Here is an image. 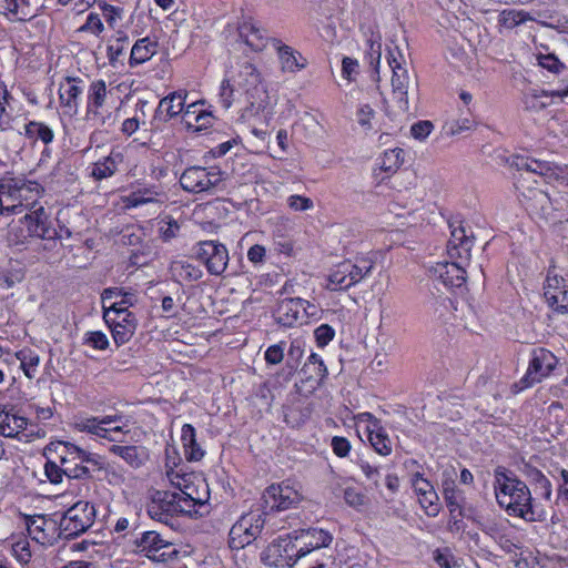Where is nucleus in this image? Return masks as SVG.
<instances>
[{"mask_svg": "<svg viewBox=\"0 0 568 568\" xmlns=\"http://www.w3.org/2000/svg\"><path fill=\"white\" fill-rule=\"evenodd\" d=\"M434 129V124L430 121H418L410 128V134L419 141L425 140Z\"/></svg>", "mask_w": 568, "mask_h": 568, "instance_id": "nucleus-58", "label": "nucleus"}, {"mask_svg": "<svg viewBox=\"0 0 568 568\" xmlns=\"http://www.w3.org/2000/svg\"><path fill=\"white\" fill-rule=\"evenodd\" d=\"M528 21H535L545 27H552L555 22H558L552 12L548 10H537L530 12V18L528 19Z\"/></svg>", "mask_w": 568, "mask_h": 568, "instance_id": "nucleus-59", "label": "nucleus"}, {"mask_svg": "<svg viewBox=\"0 0 568 568\" xmlns=\"http://www.w3.org/2000/svg\"><path fill=\"white\" fill-rule=\"evenodd\" d=\"M544 295L548 305L556 312H568V280L548 272Z\"/></svg>", "mask_w": 568, "mask_h": 568, "instance_id": "nucleus-18", "label": "nucleus"}, {"mask_svg": "<svg viewBox=\"0 0 568 568\" xmlns=\"http://www.w3.org/2000/svg\"><path fill=\"white\" fill-rule=\"evenodd\" d=\"M294 534H286L274 539L262 552L261 560L271 567L292 566L296 559Z\"/></svg>", "mask_w": 568, "mask_h": 568, "instance_id": "nucleus-11", "label": "nucleus"}, {"mask_svg": "<svg viewBox=\"0 0 568 568\" xmlns=\"http://www.w3.org/2000/svg\"><path fill=\"white\" fill-rule=\"evenodd\" d=\"M106 101V84L104 80H95L91 82L87 98V116L93 119L100 124L106 123V118L102 114L101 109ZM110 119V115L108 116Z\"/></svg>", "mask_w": 568, "mask_h": 568, "instance_id": "nucleus-24", "label": "nucleus"}, {"mask_svg": "<svg viewBox=\"0 0 568 568\" xmlns=\"http://www.w3.org/2000/svg\"><path fill=\"white\" fill-rule=\"evenodd\" d=\"M450 239L447 244V254L450 261L437 263L430 272L445 286L462 287L466 282V270L470 261V252L475 235L469 226L459 222L457 226L450 224Z\"/></svg>", "mask_w": 568, "mask_h": 568, "instance_id": "nucleus-2", "label": "nucleus"}, {"mask_svg": "<svg viewBox=\"0 0 568 568\" xmlns=\"http://www.w3.org/2000/svg\"><path fill=\"white\" fill-rule=\"evenodd\" d=\"M373 267L374 262L368 257H358L355 263L345 261L329 274L328 287L331 290H347L365 278Z\"/></svg>", "mask_w": 568, "mask_h": 568, "instance_id": "nucleus-8", "label": "nucleus"}, {"mask_svg": "<svg viewBox=\"0 0 568 568\" xmlns=\"http://www.w3.org/2000/svg\"><path fill=\"white\" fill-rule=\"evenodd\" d=\"M16 357L20 361V366L26 376L33 378L40 363L39 355L30 348H22L16 353Z\"/></svg>", "mask_w": 568, "mask_h": 568, "instance_id": "nucleus-40", "label": "nucleus"}, {"mask_svg": "<svg viewBox=\"0 0 568 568\" xmlns=\"http://www.w3.org/2000/svg\"><path fill=\"white\" fill-rule=\"evenodd\" d=\"M227 173L222 171L219 166H189L180 176L181 187L189 193L200 194H214L215 192L224 189V181Z\"/></svg>", "mask_w": 568, "mask_h": 568, "instance_id": "nucleus-4", "label": "nucleus"}, {"mask_svg": "<svg viewBox=\"0 0 568 568\" xmlns=\"http://www.w3.org/2000/svg\"><path fill=\"white\" fill-rule=\"evenodd\" d=\"M44 475L51 484L57 485L62 483L65 470L60 463L48 459L44 464Z\"/></svg>", "mask_w": 568, "mask_h": 568, "instance_id": "nucleus-49", "label": "nucleus"}, {"mask_svg": "<svg viewBox=\"0 0 568 568\" xmlns=\"http://www.w3.org/2000/svg\"><path fill=\"white\" fill-rule=\"evenodd\" d=\"M303 379L314 381L317 384L327 375V367L316 353H312L300 371Z\"/></svg>", "mask_w": 568, "mask_h": 568, "instance_id": "nucleus-33", "label": "nucleus"}, {"mask_svg": "<svg viewBox=\"0 0 568 568\" xmlns=\"http://www.w3.org/2000/svg\"><path fill=\"white\" fill-rule=\"evenodd\" d=\"M272 45L277 52L281 68L284 72L296 73L307 65V59L294 48L282 43L280 39H272Z\"/></svg>", "mask_w": 568, "mask_h": 568, "instance_id": "nucleus-26", "label": "nucleus"}, {"mask_svg": "<svg viewBox=\"0 0 568 568\" xmlns=\"http://www.w3.org/2000/svg\"><path fill=\"white\" fill-rule=\"evenodd\" d=\"M181 440L184 447L185 457L190 462H197L204 457V450L196 442V432L191 424L182 426Z\"/></svg>", "mask_w": 568, "mask_h": 568, "instance_id": "nucleus-32", "label": "nucleus"}, {"mask_svg": "<svg viewBox=\"0 0 568 568\" xmlns=\"http://www.w3.org/2000/svg\"><path fill=\"white\" fill-rule=\"evenodd\" d=\"M300 494L288 485L273 484L265 489L258 503L267 514L287 510L300 503Z\"/></svg>", "mask_w": 568, "mask_h": 568, "instance_id": "nucleus-14", "label": "nucleus"}, {"mask_svg": "<svg viewBox=\"0 0 568 568\" xmlns=\"http://www.w3.org/2000/svg\"><path fill=\"white\" fill-rule=\"evenodd\" d=\"M110 453L121 457L125 463H128L133 468H139L143 465L146 459V450L142 446H133V445H112L109 448Z\"/></svg>", "mask_w": 568, "mask_h": 568, "instance_id": "nucleus-30", "label": "nucleus"}, {"mask_svg": "<svg viewBox=\"0 0 568 568\" xmlns=\"http://www.w3.org/2000/svg\"><path fill=\"white\" fill-rule=\"evenodd\" d=\"M195 257L205 265L211 275L223 274L229 263V252L224 244L216 241H203L194 248Z\"/></svg>", "mask_w": 568, "mask_h": 568, "instance_id": "nucleus-12", "label": "nucleus"}, {"mask_svg": "<svg viewBox=\"0 0 568 568\" xmlns=\"http://www.w3.org/2000/svg\"><path fill=\"white\" fill-rule=\"evenodd\" d=\"M444 499L447 508L449 509V514L458 513L459 516H465L463 511V503L465 500V497L460 489H457L455 491L448 490L446 495H444Z\"/></svg>", "mask_w": 568, "mask_h": 568, "instance_id": "nucleus-48", "label": "nucleus"}, {"mask_svg": "<svg viewBox=\"0 0 568 568\" xmlns=\"http://www.w3.org/2000/svg\"><path fill=\"white\" fill-rule=\"evenodd\" d=\"M12 550L20 562L28 564L30 561L31 551L28 541H18L13 544Z\"/></svg>", "mask_w": 568, "mask_h": 568, "instance_id": "nucleus-62", "label": "nucleus"}, {"mask_svg": "<svg viewBox=\"0 0 568 568\" xmlns=\"http://www.w3.org/2000/svg\"><path fill=\"white\" fill-rule=\"evenodd\" d=\"M171 483L179 488V491H174L176 515H187L190 517L197 515V507L205 505L207 497L192 496V491L196 490L194 485L186 484L184 477H180L178 474L169 475Z\"/></svg>", "mask_w": 568, "mask_h": 568, "instance_id": "nucleus-16", "label": "nucleus"}, {"mask_svg": "<svg viewBox=\"0 0 568 568\" xmlns=\"http://www.w3.org/2000/svg\"><path fill=\"white\" fill-rule=\"evenodd\" d=\"M26 524L28 534L31 536V538L38 542L43 544L47 538L44 531L48 520L45 519V517L41 515L29 516L27 518Z\"/></svg>", "mask_w": 568, "mask_h": 568, "instance_id": "nucleus-44", "label": "nucleus"}, {"mask_svg": "<svg viewBox=\"0 0 568 568\" xmlns=\"http://www.w3.org/2000/svg\"><path fill=\"white\" fill-rule=\"evenodd\" d=\"M295 541H300L302 546L296 549V559H300L311 551L322 548L328 547L333 540V536L324 530L318 528H308L300 531H294Z\"/></svg>", "mask_w": 568, "mask_h": 568, "instance_id": "nucleus-20", "label": "nucleus"}, {"mask_svg": "<svg viewBox=\"0 0 568 568\" xmlns=\"http://www.w3.org/2000/svg\"><path fill=\"white\" fill-rule=\"evenodd\" d=\"M404 150L399 148L386 150L381 158L379 166L385 172H395L404 163Z\"/></svg>", "mask_w": 568, "mask_h": 568, "instance_id": "nucleus-42", "label": "nucleus"}, {"mask_svg": "<svg viewBox=\"0 0 568 568\" xmlns=\"http://www.w3.org/2000/svg\"><path fill=\"white\" fill-rule=\"evenodd\" d=\"M159 233L160 237L164 242H169L176 237L180 232V225L178 221L173 219L162 220L160 223Z\"/></svg>", "mask_w": 568, "mask_h": 568, "instance_id": "nucleus-50", "label": "nucleus"}, {"mask_svg": "<svg viewBox=\"0 0 568 568\" xmlns=\"http://www.w3.org/2000/svg\"><path fill=\"white\" fill-rule=\"evenodd\" d=\"M174 491L158 490L153 494L151 501L146 506L149 516L168 526H173L174 516H176Z\"/></svg>", "mask_w": 568, "mask_h": 568, "instance_id": "nucleus-17", "label": "nucleus"}, {"mask_svg": "<svg viewBox=\"0 0 568 568\" xmlns=\"http://www.w3.org/2000/svg\"><path fill=\"white\" fill-rule=\"evenodd\" d=\"M186 97L187 93L181 90L172 92L161 99L154 113V120L165 123L179 115L184 110Z\"/></svg>", "mask_w": 568, "mask_h": 568, "instance_id": "nucleus-28", "label": "nucleus"}, {"mask_svg": "<svg viewBox=\"0 0 568 568\" xmlns=\"http://www.w3.org/2000/svg\"><path fill=\"white\" fill-rule=\"evenodd\" d=\"M357 466L361 468L366 479L369 480L375 488H378L381 478L379 468L363 458L357 460Z\"/></svg>", "mask_w": 568, "mask_h": 568, "instance_id": "nucleus-51", "label": "nucleus"}, {"mask_svg": "<svg viewBox=\"0 0 568 568\" xmlns=\"http://www.w3.org/2000/svg\"><path fill=\"white\" fill-rule=\"evenodd\" d=\"M80 31H91L94 34H100L103 31V23L97 13H90L85 23L80 28Z\"/></svg>", "mask_w": 568, "mask_h": 568, "instance_id": "nucleus-61", "label": "nucleus"}, {"mask_svg": "<svg viewBox=\"0 0 568 568\" xmlns=\"http://www.w3.org/2000/svg\"><path fill=\"white\" fill-rule=\"evenodd\" d=\"M284 349L285 342L268 346L264 354L266 363L270 365L280 364L284 358Z\"/></svg>", "mask_w": 568, "mask_h": 568, "instance_id": "nucleus-54", "label": "nucleus"}, {"mask_svg": "<svg viewBox=\"0 0 568 568\" xmlns=\"http://www.w3.org/2000/svg\"><path fill=\"white\" fill-rule=\"evenodd\" d=\"M136 303V294L124 291L122 297L119 301L111 302L106 307V311H113L114 308H118L119 311L130 312L128 308L134 306Z\"/></svg>", "mask_w": 568, "mask_h": 568, "instance_id": "nucleus-52", "label": "nucleus"}, {"mask_svg": "<svg viewBox=\"0 0 568 568\" xmlns=\"http://www.w3.org/2000/svg\"><path fill=\"white\" fill-rule=\"evenodd\" d=\"M84 343L100 351H104L109 346V339L106 335L100 331L89 332L85 335Z\"/></svg>", "mask_w": 568, "mask_h": 568, "instance_id": "nucleus-55", "label": "nucleus"}, {"mask_svg": "<svg viewBox=\"0 0 568 568\" xmlns=\"http://www.w3.org/2000/svg\"><path fill=\"white\" fill-rule=\"evenodd\" d=\"M314 335L317 345L324 347L334 338L335 331L328 324H322L315 329Z\"/></svg>", "mask_w": 568, "mask_h": 568, "instance_id": "nucleus-56", "label": "nucleus"}, {"mask_svg": "<svg viewBox=\"0 0 568 568\" xmlns=\"http://www.w3.org/2000/svg\"><path fill=\"white\" fill-rule=\"evenodd\" d=\"M102 11L105 21L111 28H114L118 21H121L123 19L124 10L121 7L103 3Z\"/></svg>", "mask_w": 568, "mask_h": 568, "instance_id": "nucleus-53", "label": "nucleus"}, {"mask_svg": "<svg viewBox=\"0 0 568 568\" xmlns=\"http://www.w3.org/2000/svg\"><path fill=\"white\" fill-rule=\"evenodd\" d=\"M524 473L528 480L541 490L542 497L550 500L552 494L550 480L538 468L530 465H525Z\"/></svg>", "mask_w": 568, "mask_h": 568, "instance_id": "nucleus-37", "label": "nucleus"}, {"mask_svg": "<svg viewBox=\"0 0 568 568\" xmlns=\"http://www.w3.org/2000/svg\"><path fill=\"white\" fill-rule=\"evenodd\" d=\"M28 425V419L22 416L8 413L4 427H2V435L4 437L14 438L20 432L24 430Z\"/></svg>", "mask_w": 568, "mask_h": 568, "instance_id": "nucleus-45", "label": "nucleus"}, {"mask_svg": "<svg viewBox=\"0 0 568 568\" xmlns=\"http://www.w3.org/2000/svg\"><path fill=\"white\" fill-rule=\"evenodd\" d=\"M287 205L296 212L307 211L314 206L313 201L310 197L297 194L288 196Z\"/></svg>", "mask_w": 568, "mask_h": 568, "instance_id": "nucleus-57", "label": "nucleus"}, {"mask_svg": "<svg viewBox=\"0 0 568 568\" xmlns=\"http://www.w3.org/2000/svg\"><path fill=\"white\" fill-rule=\"evenodd\" d=\"M388 63L393 71L392 87L394 99L396 100L398 109L406 112L409 109L407 99L409 85L408 72L392 53L389 54Z\"/></svg>", "mask_w": 568, "mask_h": 568, "instance_id": "nucleus-22", "label": "nucleus"}, {"mask_svg": "<svg viewBox=\"0 0 568 568\" xmlns=\"http://www.w3.org/2000/svg\"><path fill=\"white\" fill-rule=\"evenodd\" d=\"M237 30L239 37L255 52L264 50L268 42L272 43L273 38L267 36L266 30L251 19L243 21Z\"/></svg>", "mask_w": 568, "mask_h": 568, "instance_id": "nucleus-27", "label": "nucleus"}, {"mask_svg": "<svg viewBox=\"0 0 568 568\" xmlns=\"http://www.w3.org/2000/svg\"><path fill=\"white\" fill-rule=\"evenodd\" d=\"M48 450L59 454V462L65 470V476L73 479H83L91 477V469L87 465H82V448L69 443L57 442L47 446Z\"/></svg>", "mask_w": 568, "mask_h": 568, "instance_id": "nucleus-10", "label": "nucleus"}, {"mask_svg": "<svg viewBox=\"0 0 568 568\" xmlns=\"http://www.w3.org/2000/svg\"><path fill=\"white\" fill-rule=\"evenodd\" d=\"M494 488L497 503L504 507L508 515L519 517L526 521H545L547 513L534 504L530 489L511 470L498 466L494 470Z\"/></svg>", "mask_w": 568, "mask_h": 568, "instance_id": "nucleus-1", "label": "nucleus"}, {"mask_svg": "<svg viewBox=\"0 0 568 568\" xmlns=\"http://www.w3.org/2000/svg\"><path fill=\"white\" fill-rule=\"evenodd\" d=\"M120 154H113L105 156L102 161H98L94 163L91 175L95 180H103L112 176L116 171V161L115 158H119Z\"/></svg>", "mask_w": 568, "mask_h": 568, "instance_id": "nucleus-41", "label": "nucleus"}, {"mask_svg": "<svg viewBox=\"0 0 568 568\" xmlns=\"http://www.w3.org/2000/svg\"><path fill=\"white\" fill-rule=\"evenodd\" d=\"M537 60L541 68L554 74H559L567 69V67L552 53L539 54Z\"/></svg>", "mask_w": 568, "mask_h": 568, "instance_id": "nucleus-47", "label": "nucleus"}, {"mask_svg": "<svg viewBox=\"0 0 568 568\" xmlns=\"http://www.w3.org/2000/svg\"><path fill=\"white\" fill-rule=\"evenodd\" d=\"M233 94H234V89L231 87L230 81L223 80L221 83L219 95H220V103L225 110H227L232 106L233 100H234Z\"/></svg>", "mask_w": 568, "mask_h": 568, "instance_id": "nucleus-60", "label": "nucleus"}, {"mask_svg": "<svg viewBox=\"0 0 568 568\" xmlns=\"http://www.w3.org/2000/svg\"><path fill=\"white\" fill-rule=\"evenodd\" d=\"M103 320L111 329L116 346L126 344L138 327V320L132 312H123L118 308L106 311L104 307Z\"/></svg>", "mask_w": 568, "mask_h": 568, "instance_id": "nucleus-13", "label": "nucleus"}, {"mask_svg": "<svg viewBox=\"0 0 568 568\" xmlns=\"http://www.w3.org/2000/svg\"><path fill=\"white\" fill-rule=\"evenodd\" d=\"M235 82L245 90L247 106L243 110L242 118H251L264 111L268 105V93L261 81V74L250 62H244L237 73Z\"/></svg>", "mask_w": 568, "mask_h": 568, "instance_id": "nucleus-3", "label": "nucleus"}, {"mask_svg": "<svg viewBox=\"0 0 568 568\" xmlns=\"http://www.w3.org/2000/svg\"><path fill=\"white\" fill-rule=\"evenodd\" d=\"M170 272L178 282H195L203 276V272L199 266L183 260L172 262Z\"/></svg>", "mask_w": 568, "mask_h": 568, "instance_id": "nucleus-34", "label": "nucleus"}, {"mask_svg": "<svg viewBox=\"0 0 568 568\" xmlns=\"http://www.w3.org/2000/svg\"><path fill=\"white\" fill-rule=\"evenodd\" d=\"M267 511L260 505L256 509L242 515L230 530V548L239 550L252 544L261 535Z\"/></svg>", "mask_w": 568, "mask_h": 568, "instance_id": "nucleus-5", "label": "nucleus"}, {"mask_svg": "<svg viewBox=\"0 0 568 568\" xmlns=\"http://www.w3.org/2000/svg\"><path fill=\"white\" fill-rule=\"evenodd\" d=\"M158 50V42L149 37L139 39L131 49L129 63L135 67L149 61Z\"/></svg>", "mask_w": 568, "mask_h": 568, "instance_id": "nucleus-31", "label": "nucleus"}, {"mask_svg": "<svg viewBox=\"0 0 568 568\" xmlns=\"http://www.w3.org/2000/svg\"><path fill=\"white\" fill-rule=\"evenodd\" d=\"M304 298L286 297L278 301L274 312V321L283 327H294L303 324Z\"/></svg>", "mask_w": 568, "mask_h": 568, "instance_id": "nucleus-19", "label": "nucleus"}, {"mask_svg": "<svg viewBox=\"0 0 568 568\" xmlns=\"http://www.w3.org/2000/svg\"><path fill=\"white\" fill-rule=\"evenodd\" d=\"M80 78L67 77L59 88V99L64 113L73 116L78 113L79 98L83 93Z\"/></svg>", "mask_w": 568, "mask_h": 568, "instance_id": "nucleus-25", "label": "nucleus"}, {"mask_svg": "<svg viewBox=\"0 0 568 568\" xmlns=\"http://www.w3.org/2000/svg\"><path fill=\"white\" fill-rule=\"evenodd\" d=\"M333 452L338 457H346L351 450V443L345 437L335 436L332 438Z\"/></svg>", "mask_w": 568, "mask_h": 568, "instance_id": "nucleus-63", "label": "nucleus"}, {"mask_svg": "<svg viewBox=\"0 0 568 568\" xmlns=\"http://www.w3.org/2000/svg\"><path fill=\"white\" fill-rule=\"evenodd\" d=\"M95 508L89 501L80 500L71 506L62 516L59 529L65 539L85 532L94 523Z\"/></svg>", "mask_w": 568, "mask_h": 568, "instance_id": "nucleus-7", "label": "nucleus"}, {"mask_svg": "<svg viewBox=\"0 0 568 568\" xmlns=\"http://www.w3.org/2000/svg\"><path fill=\"white\" fill-rule=\"evenodd\" d=\"M26 135L31 140H40L44 144H49L53 141V131L44 123L30 121L24 125Z\"/></svg>", "mask_w": 568, "mask_h": 568, "instance_id": "nucleus-39", "label": "nucleus"}, {"mask_svg": "<svg viewBox=\"0 0 568 568\" xmlns=\"http://www.w3.org/2000/svg\"><path fill=\"white\" fill-rule=\"evenodd\" d=\"M134 545L139 554L153 562H168L179 556V550L173 547V544L155 530L142 532L141 537L134 540Z\"/></svg>", "mask_w": 568, "mask_h": 568, "instance_id": "nucleus-9", "label": "nucleus"}, {"mask_svg": "<svg viewBox=\"0 0 568 568\" xmlns=\"http://www.w3.org/2000/svg\"><path fill=\"white\" fill-rule=\"evenodd\" d=\"M27 230L30 236L44 241H55L57 229L47 214L43 206L38 207L29 214L24 215Z\"/></svg>", "mask_w": 568, "mask_h": 568, "instance_id": "nucleus-21", "label": "nucleus"}, {"mask_svg": "<svg viewBox=\"0 0 568 568\" xmlns=\"http://www.w3.org/2000/svg\"><path fill=\"white\" fill-rule=\"evenodd\" d=\"M558 361L557 357L546 348H536L531 352L528 369L520 383L523 387H530L549 376L555 369Z\"/></svg>", "mask_w": 568, "mask_h": 568, "instance_id": "nucleus-15", "label": "nucleus"}, {"mask_svg": "<svg viewBox=\"0 0 568 568\" xmlns=\"http://www.w3.org/2000/svg\"><path fill=\"white\" fill-rule=\"evenodd\" d=\"M412 487L418 495L420 506L429 516H436L439 511V497L434 486L423 477V474L416 471L412 476Z\"/></svg>", "mask_w": 568, "mask_h": 568, "instance_id": "nucleus-23", "label": "nucleus"}, {"mask_svg": "<svg viewBox=\"0 0 568 568\" xmlns=\"http://www.w3.org/2000/svg\"><path fill=\"white\" fill-rule=\"evenodd\" d=\"M129 42L130 38L124 31H116L106 48V55L112 67H115L121 61Z\"/></svg>", "mask_w": 568, "mask_h": 568, "instance_id": "nucleus-35", "label": "nucleus"}, {"mask_svg": "<svg viewBox=\"0 0 568 568\" xmlns=\"http://www.w3.org/2000/svg\"><path fill=\"white\" fill-rule=\"evenodd\" d=\"M368 439L376 453L382 456H387L392 453V442L382 428L369 432Z\"/></svg>", "mask_w": 568, "mask_h": 568, "instance_id": "nucleus-43", "label": "nucleus"}, {"mask_svg": "<svg viewBox=\"0 0 568 568\" xmlns=\"http://www.w3.org/2000/svg\"><path fill=\"white\" fill-rule=\"evenodd\" d=\"M529 18L530 12L525 10L506 9L499 13L498 23L506 29H514L515 27L527 22Z\"/></svg>", "mask_w": 568, "mask_h": 568, "instance_id": "nucleus-38", "label": "nucleus"}, {"mask_svg": "<svg viewBox=\"0 0 568 568\" xmlns=\"http://www.w3.org/2000/svg\"><path fill=\"white\" fill-rule=\"evenodd\" d=\"M375 112L369 104L362 105L357 111V122L364 129H372L371 119Z\"/></svg>", "mask_w": 568, "mask_h": 568, "instance_id": "nucleus-64", "label": "nucleus"}, {"mask_svg": "<svg viewBox=\"0 0 568 568\" xmlns=\"http://www.w3.org/2000/svg\"><path fill=\"white\" fill-rule=\"evenodd\" d=\"M305 341L302 338H295L291 341L287 349L286 369L287 375L292 376L297 372L300 362L304 356Z\"/></svg>", "mask_w": 568, "mask_h": 568, "instance_id": "nucleus-36", "label": "nucleus"}, {"mask_svg": "<svg viewBox=\"0 0 568 568\" xmlns=\"http://www.w3.org/2000/svg\"><path fill=\"white\" fill-rule=\"evenodd\" d=\"M74 426L80 432H87L111 442H120V438L116 435L124 433L122 426H115L112 428L103 427L99 417L80 418L75 422Z\"/></svg>", "mask_w": 568, "mask_h": 568, "instance_id": "nucleus-29", "label": "nucleus"}, {"mask_svg": "<svg viewBox=\"0 0 568 568\" xmlns=\"http://www.w3.org/2000/svg\"><path fill=\"white\" fill-rule=\"evenodd\" d=\"M160 195L161 192L155 189H139L130 194L128 202L130 206L136 207L158 201L156 197Z\"/></svg>", "mask_w": 568, "mask_h": 568, "instance_id": "nucleus-46", "label": "nucleus"}, {"mask_svg": "<svg viewBox=\"0 0 568 568\" xmlns=\"http://www.w3.org/2000/svg\"><path fill=\"white\" fill-rule=\"evenodd\" d=\"M0 187L7 191L10 203L17 206V214L32 205L44 191L36 181L12 175L2 176Z\"/></svg>", "mask_w": 568, "mask_h": 568, "instance_id": "nucleus-6", "label": "nucleus"}]
</instances>
